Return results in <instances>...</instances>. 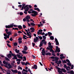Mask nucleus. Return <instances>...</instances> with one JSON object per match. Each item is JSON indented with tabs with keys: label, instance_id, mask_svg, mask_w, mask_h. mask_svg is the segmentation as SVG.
<instances>
[{
	"label": "nucleus",
	"instance_id": "20",
	"mask_svg": "<svg viewBox=\"0 0 74 74\" xmlns=\"http://www.w3.org/2000/svg\"><path fill=\"white\" fill-rule=\"evenodd\" d=\"M29 8L28 6L27 7L26 9H25L24 10L25 11H29Z\"/></svg>",
	"mask_w": 74,
	"mask_h": 74
},
{
	"label": "nucleus",
	"instance_id": "14",
	"mask_svg": "<svg viewBox=\"0 0 74 74\" xmlns=\"http://www.w3.org/2000/svg\"><path fill=\"white\" fill-rule=\"evenodd\" d=\"M24 49V51H27V49H28V47H27L26 46H25Z\"/></svg>",
	"mask_w": 74,
	"mask_h": 74
},
{
	"label": "nucleus",
	"instance_id": "40",
	"mask_svg": "<svg viewBox=\"0 0 74 74\" xmlns=\"http://www.w3.org/2000/svg\"><path fill=\"white\" fill-rule=\"evenodd\" d=\"M30 30H35V29H34V28H33V27L30 28Z\"/></svg>",
	"mask_w": 74,
	"mask_h": 74
},
{
	"label": "nucleus",
	"instance_id": "49",
	"mask_svg": "<svg viewBox=\"0 0 74 74\" xmlns=\"http://www.w3.org/2000/svg\"><path fill=\"white\" fill-rule=\"evenodd\" d=\"M18 42L19 44H21V43H22V40H19Z\"/></svg>",
	"mask_w": 74,
	"mask_h": 74
},
{
	"label": "nucleus",
	"instance_id": "11",
	"mask_svg": "<svg viewBox=\"0 0 74 74\" xmlns=\"http://www.w3.org/2000/svg\"><path fill=\"white\" fill-rule=\"evenodd\" d=\"M7 56H8V58H9V59H10V57L12 58V54L10 53Z\"/></svg>",
	"mask_w": 74,
	"mask_h": 74
},
{
	"label": "nucleus",
	"instance_id": "18",
	"mask_svg": "<svg viewBox=\"0 0 74 74\" xmlns=\"http://www.w3.org/2000/svg\"><path fill=\"white\" fill-rule=\"evenodd\" d=\"M50 38L51 40H54V37H53V36H50Z\"/></svg>",
	"mask_w": 74,
	"mask_h": 74
},
{
	"label": "nucleus",
	"instance_id": "6",
	"mask_svg": "<svg viewBox=\"0 0 74 74\" xmlns=\"http://www.w3.org/2000/svg\"><path fill=\"white\" fill-rule=\"evenodd\" d=\"M16 56L17 57V58L19 59H23V57L21 56L19 54H17L16 55Z\"/></svg>",
	"mask_w": 74,
	"mask_h": 74
},
{
	"label": "nucleus",
	"instance_id": "17",
	"mask_svg": "<svg viewBox=\"0 0 74 74\" xmlns=\"http://www.w3.org/2000/svg\"><path fill=\"white\" fill-rule=\"evenodd\" d=\"M6 34H8V35L10 36L11 34H12V33L11 32L9 31L8 32H6Z\"/></svg>",
	"mask_w": 74,
	"mask_h": 74
},
{
	"label": "nucleus",
	"instance_id": "1",
	"mask_svg": "<svg viewBox=\"0 0 74 74\" xmlns=\"http://www.w3.org/2000/svg\"><path fill=\"white\" fill-rule=\"evenodd\" d=\"M28 12L29 14H31V13H32V14H32V16L34 17L38 15V12L33 10L32 9H30L29 11H28Z\"/></svg>",
	"mask_w": 74,
	"mask_h": 74
},
{
	"label": "nucleus",
	"instance_id": "25",
	"mask_svg": "<svg viewBox=\"0 0 74 74\" xmlns=\"http://www.w3.org/2000/svg\"><path fill=\"white\" fill-rule=\"evenodd\" d=\"M22 52L23 53H24V54H27V52H26V51H22Z\"/></svg>",
	"mask_w": 74,
	"mask_h": 74
},
{
	"label": "nucleus",
	"instance_id": "9",
	"mask_svg": "<svg viewBox=\"0 0 74 74\" xmlns=\"http://www.w3.org/2000/svg\"><path fill=\"white\" fill-rule=\"evenodd\" d=\"M11 71H12V73H18V71L16 70H14L13 69H11Z\"/></svg>",
	"mask_w": 74,
	"mask_h": 74
},
{
	"label": "nucleus",
	"instance_id": "52",
	"mask_svg": "<svg viewBox=\"0 0 74 74\" xmlns=\"http://www.w3.org/2000/svg\"><path fill=\"white\" fill-rule=\"evenodd\" d=\"M23 28H24V29H25V28L26 27V26L25 25H23Z\"/></svg>",
	"mask_w": 74,
	"mask_h": 74
},
{
	"label": "nucleus",
	"instance_id": "30",
	"mask_svg": "<svg viewBox=\"0 0 74 74\" xmlns=\"http://www.w3.org/2000/svg\"><path fill=\"white\" fill-rule=\"evenodd\" d=\"M67 65H68V66H70V67H71V64L70 63H67Z\"/></svg>",
	"mask_w": 74,
	"mask_h": 74
},
{
	"label": "nucleus",
	"instance_id": "53",
	"mask_svg": "<svg viewBox=\"0 0 74 74\" xmlns=\"http://www.w3.org/2000/svg\"><path fill=\"white\" fill-rule=\"evenodd\" d=\"M36 45V44L32 42V45H33L32 47H34V46H35V45Z\"/></svg>",
	"mask_w": 74,
	"mask_h": 74
},
{
	"label": "nucleus",
	"instance_id": "58",
	"mask_svg": "<svg viewBox=\"0 0 74 74\" xmlns=\"http://www.w3.org/2000/svg\"><path fill=\"white\" fill-rule=\"evenodd\" d=\"M42 22L43 23H45V21H44V19H42Z\"/></svg>",
	"mask_w": 74,
	"mask_h": 74
},
{
	"label": "nucleus",
	"instance_id": "29",
	"mask_svg": "<svg viewBox=\"0 0 74 74\" xmlns=\"http://www.w3.org/2000/svg\"><path fill=\"white\" fill-rule=\"evenodd\" d=\"M48 47H49L50 49H52L53 48V46L52 45H49L48 46Z\"/></svg>",
	"mask_w": 74,
	"mask_h": 74
},
{
	"label": "nucleus",
	"instance_id": "41",
	"mask_svg": "<svg viewBox=\"0 0 74 74\" xmlns=\"http://www.w3.org/2000/svg\"><path fill=\"white\" fill-rule=\"evenodd\" d=\"M74 69V65H72L71 67V69L72 70H73Z\"/></svg>",
	"mask_w": 74,
	"mask_h": 74
},
{
	"label": "nucleus",
	"instance_id": "63",
	"mask_svg": "<svg viewBox=\"0 0 74 74\" xmlns=\"http://www.w3.org/2000/svg\"><path fill=\"white\" fill-rule=\"evenodd\" d=\"M27 23V24L28 26H31V25H30V24L28 22Z\"/></svg>",
	"mask_w": 74,
	"mask_h": 74
},
{
	"label": "nucleus",
	"instance_id": "48",
	"mask_svg": "<svg viewBox=\"0 0 74 74\" xmlns=\"http://www.w3.org/2000/svg\"><path fill=\"white\" fill-rule=\"evenodd\" d=\"M51 59H55V57H54L53 56H52L50 57Z\"/></svg>",
	"mask_w": 74,
	"mask_h": 74
},
{
	"label": "nucleus",
	"instance_id": "42",
	"mask_svg": "<svg viewBox=\"0 0 74 74\" xmlns=\"http://www.w3.org/2000/svg\"><path fill=\"white\" fill-rule=\"evenodd\" d=\"M28 7V5H26L24 6V7H23V8L25 9L26 8V7Z\"/></svg>",
	"mask_w": 74,
	"mask_h": 74
},
{
	"label": "nucleus",
	"instance_id": "27",
	"mask_svg": "<svg viewBox=\"0 0 74 74\" xmlns=\"http://www.w3.org/2000/svg\"><path fill=\"white\" fill-rule=\"evenodd\" d=\"M19 69L20 70H22V68L21 67V66H19L18 67V70H19Z\"/></svg>",
	"mask_w": 74,
	"mask_h": 74
},
{
	"label": "nucleus",
	"instance_id": "59",
	"mask_svg": "<svg viewBox=\"0 0 74 74\" xmlns=\"http://www.w3.org/2000/svg\"><path fill=\"white\" fill-rule=\"evenodd\" d=\"M43 30L42 29H39L38 30V32H42Z\"/></svg>",
	"mask_w": 74,
	"mask_h": 74
},
{
	"label": "nucleus",
	"instance_id": "3",
	"mask_svg": "<svg viewBox=\"0 0 74 74\" xmlns=\"http://www.w3.org/2000/svg\"><path fill=\"white\" fill-rule=\"evenodd\" d=\"M38 37H36V38H34V42H38Z\"/></svg>",
	"mask_w": 74,
	"mask_h": 74
},
{
	"label": "nucleus",
	"instance_id": "31",
	"mask_svg": "<svg viewBox=\"0 0 74 74\" xmlns=\"http://www.w3.org/2000/svg\"><path fill=\"white\" fill-rule=\"evenodd\" d=\"M42 46V42H41L40 43V44L39 45V47H41Z\"/></svg>",
	"mask_w": 74,
	"mask_h": 74
},
{
	"label": "nucleus",
	"instance_id": "4",
	"mask_svg": "<svg viewBox=\"0 0 74 74\" xmlns=\"http://www.w3.org/2000/svg\"><path fill=\"white\" fill-rule=\"evenodd\" d=\"M58 57H55V58L54 59H53V60H52V61L53 62H55V63H57V62L58 61Z\"/></svg>",
	"mask_w": 74,
	"mask_h": 74
},
{
	"label": "nucleus",
	"instance_id": "51",
	"mask_svg": "<svg viewBox=\"0 0 74 74\" xmlns=\"http://www.w3.org/2000/svg\"><path fill=\"white\" fill-rule=\"evenodd\" d=\"M41 53H42V55H43V56H45V54H44V52H42Z\"/></svg>",
	"mask_w": 74,
	"mask_h": 74
},
{
	"label": "nucleus",
	"instance_id": "61",
	"mask_svg": "<svg viewBox=\"0 0 74 74\" xmlns=\"http://www.w3.org/2000/svg\"><path fill=\"white\" fill-rule=\"evenodd\" d=\"M23 58L25 60H26V58L25 56H24Z\"/></svg>",
	"mask_w": 74,
	"mask_h": 74
},
{
	"label": "nucleus",
	"instance_id": "19",
	"mask_svg": "<svg viewBox=\"0 0 74 74\" xmlns=\"http://www.w3.org/2000/svg\"><path fill=\"white\" fill-rule=\"evenodd\" d=\"M17 49H16L15 50V51H16V52L17 53H18L19 52H20V51L19 50H17Z\"/></svg>",
	"mask_w": 74,
	"mask_h": 74
},
{
	"label": "nucleus",
	"instance_id": "44",
	"mask_svg": "<svg viewBox=\"0 0 74 74\" xmlns=\"http://www.w3.org/2000/svg\"><path fill=\"white\" fill-rule=\"evenodd\" d=\"M70 69V70H71V68H70V67L69 66H68V67L67 66L66 67V69Z\"/></svg>",
	"mask_w": 74,
	"mask_h": 74
},
{
	"label": "nucleus",
	"instance_id": "28",
	"mask_svg": "<svg viewBox=\"0 0 74 74\" xmlns=\"http://www.w3.org/2000/svg\"><path fill=\"white\" fill-rule=\"evenodd\" d=\"M31 25L32 26H35V25H36V24H34V23H31Z\"/></svg>",
	"mask_w": 74,
	"mask_h": 74
},
{
	"label": "nucleus",
	"instance_id": "22",
	"mask_svg": "<svg viewBox=\"0 0 74 74\" xmlns=\"http://www.w3.org/2000/svg\"><path fill=\"white\" fill-rule=\"evenodd\" d=\"M48 34L49 35V37H50V36H51L52 34L51 32H48Z\"/></svg>",
	"mask_w": 74,
	"mask_h": 74
},
{
	"label": "nucleus",
	"instance_id": "2",
	"mask_svg": "<svg viewBox=\"0 0 74 74\" xmlns=\"http://www.w3.org/2000/svg\"><path fill=\"white\" fill-rule=\"evenodd\" d=\"M14 26V25H5V27L6 28H12L14 27L13 26Z\"/></svg>",
	"mask_w": 74,
	"mask_h": 74
},
{
	"label": "nucleus",
	"instance_id": "55",
	"mask_svg": "<svg viewBox=\"0 0 74 74\" xmlns=\"http://www.w3.org/2000/svg\"><path fill=\"white\" fill-rule=\"evenodd\" d=\"M9 40L11 41H12V40H13V39H12V38L11 37L10 39Z\"/></svg>",
	"mask_w": 74,
	"mask_h": 74
},
{
	"label": "nucleus",
	"instance_id": "21",
	"mask_svg": "<svg viewBox=\"0 0 74 74\" xmlns=\"http://www.w3.org/2000/svg\"><path fill=\"white\" fill-rule=\"evenodd\" d=\"M8 66H9V68H10V69H11V68H12V66L11 65V64L9 63L8 64Z\"/></svg>",
	"mask_w": 74,
	"mask_h": 74
},
{
	"label": "nucleus",
	"instance_id": "35",
	"mask_svg": "<svg viewBox=\"0 0 74 74\" xmlns=\"http://www.w3.org/2000/svg\"><path fill=\"white\" fill-rule=\"evenodd\" d=\"M7 46H8V47H9V48H11V45H10L8 43H7Z\"/></svg>",
	"mask_w": 74,
	"mask_h": 74
},
{
	"label": "nucleus",
	"instance_id": "7",
	"mask_svg": "<svg viewBox=\"0 0 74 74\" xmlns=\"http://www.w3.org/2000/svg\"><path fill=\"white\" fill-rule=\"evenodd\" d=\"M58 60H59V58L58 57V58H57V62L56 63V64H61V63H62V61H61V60H59L58 61Z\"/></svg>",
	"mask_w": 74,
	"mask_h": 74
},
{
	"label": "nucleus",
	"instance_id": "13",
	"mask_svg": "<svg viewBox=\"0 0 74 74\" xmlns=\"http://www.w3.org/2000/svg\"><path fill=\"white\" fill-rule=\"evenodd\" d=\"M12 59H13V60H15V59H18V58H17V56H16V55L12 57Z\"/></svg>",
	"mask_w": 74,
	"mask_h": 74
},
{
	"label": "nucleus",
	"instance_id": "15",
	"mask_svg": "<svg viewBox=\"0 0 74 74\" xmlns=\"http://www.w3.org/2000/svg\"><path fill=\"white\" fill-rule=\"evenodd\" d=\"M45 55H47H47H49V56H51V53L49 52L46 53L45 54Z\"/></svg>",
	"mask_w": 74,
	"mask_h": 74
},
{
	"label": "nucleus",
	"instance_id": "24",
	"mask_svg": "<svg viewBox=\"0 0 74 74\" xmlns=\"http://www.w3.org/2000/svg\"><path fill=\"white\" fill-rule=\"evenodd\" d=\"M30 16H29V15H27L26 17V19H30Z\"/></svg>",
	"mask_w": 74,
	"mask_h": 74
},
{
	"label": "nucleus",
	"instance_id": "50",
	"mask_svg": "<svg viewBox=\"0 0 74 74\" xmlns=\"http://www.w3.org/2000/svg\"><path fill=\"white\" fill-rule=\"evenodd\" d=\"M39 38L40 40H42V37L41 36H39Z\"/></svg>",
	"mask_w": 74,
	"mask_h": 74
},
{
	"label": "nucleus",
	"instance_id": "26",
	"mask_svg": "<svg viewBox=\"0 0 74 74\" xmlns=\"http://www.w3.org/2000/svg\"><path fill=\"white\" fill-rule=\"evenodd\" d=\"M43 26V24H42V23H41L40 24L38 25V26L39 27H40V26Z\"/></svg>",
	"mask_w": 74,
	"mask_h": 74
},
{
	"label": "nucleus",
	"instance_id": "8",
	"mask_svg": "<svg viewBox=\"0 0 74 74\" xmlns=\"http://www.w3.org/2000/svg\"><path fill=\"white\" fill-rule=\"evenodd\" d=\"M32 68L34 69H37V66L36 64L34 65V66H32Z\"/></svg>",
	"mask_w": 74,
	"mask_h": 74
},
{
	"label": "nucleus",
	"instance_id": "60",
	"mask_svg": "<svg viewBox=\"0 0 74 74\" xmlns=\"http://www.w3.org/2000/svg\"><path fill=\"white\" fill-rule=\"evenodd\" d=\"M52 56H56V55H55V54H54V53H52Z\"/></svg>",
	"mask_w": 74,
	"mask_h": 74
},
{
	"label": "nucleus",
	"instance_id": "39",
	"mask_svg": "<svg viewBox=\"0 0 74 74\" xmlns=\"http://www.w3.org/2000/svg\"><path fill=\"white\" fill-rule=\"evenodd\" d=\"M58 69V72H59V71H60V70H61L62 69H61L60 68L58 67L57 68Z\"/></svg>",
	"mask_w": 74,
	"mask_h": 74
},
{
	"label": "nucleus",
	"instance_id": "12",
	"mask_svg": "<svg viewBox=\"0 0 74 74\" xmlns=\"http://www.w3.org/2000/svg\"><path fill=\"white\" fill-rule=\"evenodd\" d=\"M27 36H29V38H31L32 37V36H31V35H32L29 34L28 32H27Z\"/></svg>",
	"mask_w": 74,
	"mask_h": 74
},
{
	"label": "nucleus",
	"instance_id": "23",
	"mask_svg": "<svg viewBox=\"0 0 74 74\" xmlns=\"http://www.w3.org/2000/svg\"><path fill=\"white\" fill-rule=\"evenodd\" d=\"M18 27L19 29H22V27L21 25H18Z\"/></svg>",
	"mask_w": 74,
	"mask_h": 74
},
{
	"label": "nucleus",
	"instance_id": "34",
	"mask_svg": "<svg viewBox=\"0 0 74 74\" xmlns=\"http://www.w3.org/2000/svg\"><path fill=\"white\" fill-rule=\"evenodd\" d=\"M14 46H16L18 45V43H17L15 42L14 43Z\"/></svg>",
	"mask_w": 74,
	"mask_h": 74
},
{
	"label": "nucleus",
	"instance_id": "62",
	"mask_svg": "<svg viewBox=\"0 0 74 74\" xmlns=\"http://www.w3.org/2000/svg\"><path fill=\"white\" fill-rule=\"evenodd\" d=\"M43 43H44V44L45 45H46L47 44V42L46 41H45L44 42H43Z\"/></svg>",
	"mask_w": 74,
	"mask_h": 74
},
{
	"label": "nucleus",
	"instance_id": "46",
	"mask_svg": "<svg viewBox=\"0 0 74 74\" xmlns=\"http://www.w3.org/2000/svg\"><path fill=\"white\" fill-rule=\"evenodd\" d=\"M14 37H16V36H18V34H17V33H14Z\"/></svg>",
	"mask_w": 74,
	"mask_h": 74
},
{
	"label": "nucleus",
	"instance_id": "5",
	"mask_svg": "<svg viewBox=\"0 0 74 74\" xmlns=\"http://www.w3.org/2000/svg\"><path fill=\"white\" fill-rule=\"evenodd\" d=\"M60 48H59V47H58V46H57L56 47V50L57 52H60Z\"/></svg>",
	"mask_w": 74,
	"mask_h": 74
},
{
	"label": "nucleus",
	"instance_id": "64",
	"mask_svg": "<svg viewBox=\"0 0 74 74\" xmlns=\"http://www.w3.org/2000/svg\"><path fill=\"white\" fill-rule=\"evenodd\" d=\"M17 73H18V74H21V71H18V72H17Z\"/></svg>",
	"mask_w": 74,
	"mask_h": 74
},
{
	"label": "nucleus",
	"instance_id": "43",
	"mask_svg": "<svg viewBox=\"0 0 74 74\" xmlns=\"http://www.w3.org/2000/svg\"><path fill=\"white\" fill-rule=\"evenodd\" d=\"M56 45H59V42H56Z\"/></svg>",
	"mask_w": 74,
	"mask_h": 74
},
{
	"label": "nucleus",
	"instance_id": "16",
	"mask_svg": "<svg viewBox=\"0 0 74 74\" xmlns=\"http://www.w3.org/2000/svg\"><path fill=\"white\" fill-rule=\"evenodd\" d=\"M61 71H62L64 73H66L67 71H66V70L65 69H61Z\"/></svg>",
	"mask_w": 74,
	"mask_h": 74
},
{
	"label": "nucleus",
	"instance_id": "38",
	"mask_svg": "<svg viewBox=\"0 0 74 74\" xmlns=\"http://www.w3.org/2000/svg\"><path fill=\"white\" fill-rule=\"evenodd\" d=\"M66 62H67L68 63H70V60H69L68 59H67L66 60Z\"/></svg>",
	"mask_w": 74,
	"mask_h": 74
},
{
	"label": "nucleus",
	"instance_id": "33",
	"mask_svg": "<svg viewBox=\"0 0 74 74\" xmlns=\"http://www.w3.org/2000/svg\"><path fill=\"white\" fill-rule=\"evenodd\" d=\"M58 73H59V74H60V73L61 74H62L63 73V71H58Z\"/></svg>",
	"mask_w": 74,
	"mask_h": 74
},
{
	"label": "nucleus",
	"instance_id": "54",
	"mask_svg": "<svg viewBox=\"0 0 74 74\" xmlns=\"http://www.w3.org/2000/svg\"><path fill=\"white\" fill-rule=\"evenodd\" d=\"M5 31L6 32V33H7L8 32V29H6L5 30Z\"/></svg>",
	"mask_w": 74,
	"mask_h": 74
},
{
	"label": "nucleus",
	"instance_id": "36",
	"mask_svg": "<svg viewBox=\"0 0 74 74\" xmlns=\"http://www.w3.org/2000/svg\"><path fill=\"white\" fill-rule=\"evenodd\" d=\"M21 63L22 64V65H26L25 62H22V61H21Z\"/></svg>",
	"mask_w": 74,
	"mask_h": 74
},
{
	"label": "nucleus",
	"instance_id": "10",
	"mask_svg": "<svg viewBox=\"0 0 74 74\" xmlns=\"http://www.w3.org/2000/svg\"><path fill=\"white\" fill-rule=\"evenodd\" d=\"M67 73H69V74H74V72L73 71V70H71V71L70 72L69 71H68L67 72Z\"/></svg>",
	"mask_w": 74,
	"mask_h": 74
},
{
	"label": "nucleus",
	"instance_id": "56",
	"mask_svg": "<svg viewBox=\"0 0 74 74\" xmlns=\"http://www.w3.org/2000/svg\"><path fill=\"white\" fill-rule=\"evenodd\" d=\"M67 67V66H66V64H64V68H66H66Z\"/></svg>",
	"mask_w": 74,
	"mask_h": 74
},
{
	"label": "nucleus",
	"instance_id": "47",
	"mask_svg": "<svg viewBox=\"0 0 74 74\" xmlns=\"http://www.w3.org/2000/svg\"><path fill=\"white\" fill-rule=\"evenodd\" d=\"M22 40V38H21V37H20L18 39V41H21V40Z\"/></svg>",
	"mask_w": 74,
	"mask_h": 74
},
{
	"label": "nucleus",
	"instance_id": "37",
	"mask_svg": "<svg viewBox=\"0 0 74 74\" xmlns=\"http://www.w3.org/2000/svg\"><path fill=\"white\" fill-rule=\"evenodd\" d=\"M42 37L43 38V40H45L46 39V38H47V37H45V36L44 35Z\"/></svg>",
	"mask_w": 74,
	"mask_h": 74
},
{
	"label": "nucleus",
	"instance_id": "57",
	"mask_svg": "<svg viewBox=\"0 0 74 74\" xmlns=\"http://www.w3.org/2000/svg\"><path fill=\"white\" fill-rule=\"evenodd\" d=\"M12 56L14 57V56H16V55L15 54H13L12 53Z\"/></svg>",
	"mask_w": 74,
	"mask_h": 74
},
{
	"label": "nucleus",
	"instance_id": "45",
	"mask_svg": "<svg viewBox=\"0 0 74 74\" xmlns=\"http://www.w3.org/2000/svg\"><path fill=\"white\" fill-rule=\"evenodd\" d=\"M23 13L22 12H20L19 13V15H23Z\"/></svg>",
	"mask_w": 74,
	"mask_h": 74
},
{
	"label": "nucleus",
	"instance_id": "32",
	"mask_svg": "<svg viewBox=\"0 0 74 74\" xmlns=\"http://www.w3.org/2000/svg\"><path fill=\"white\" fill-rule=\"evenodd\" d=\"M5 59L6 60H8V61H10V60L6 57H5Z\"/></svg>",
	"mask_w": 74,
	"mask_h": 74
}]
</instances>
